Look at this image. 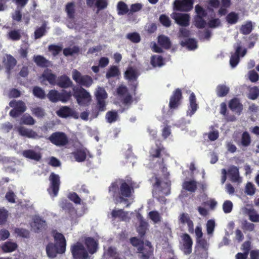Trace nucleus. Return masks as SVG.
Wrapping results in <instances>:
<instances>
[{
    "label": "nucleus",
    "mask_w": 259,
    "mask_h": 259,
    "mask_svg": "<svg viewBox=\"0 0 259 259\" xmlns=\"http://www.w3.org/2000/svg\"><path fill=\"white\" fill-rule=\"evenodd\" d=\"M109 193L117 202H127V198H130L134 192L133 183L128 184L125 181L121 180L118 184L117 181L112 182L108 188Z\"/></svg>",
    "instance_id": "1"
},
{
    "label": "nucleus",
    "mask_w": 259,
    "mask_h": 259,
    "mask_svg": "<svg viewBox=\"0 0 259 259\" xmlns=\"http://www.w3.org/2000/svg\"><path fill=\"white\" fill-rule=\"evenodd\" d=\"M55 243L50 242L46 246L47 254L50 258L55 257L57 254H62L66 251V241L64 235L56 232L54 235Z\"/></svg>",
    "instance_id": "2"
},
{
    "label": "nucleus",
    "mask_w": 259,
    "mask_h": 259,
    "mask_svg": "<svg viewBox=\"0 0 259 259\" xmlns=\"http://www.w3.org/2000/svg\"><path fill=\"white\" fill-rule=\"evenodd\" d=\"M72 96V94L70 91L68 92L63 90L60 93L57 90H51L49 92L47 97L53 103H57L59 101H61L62 103H66L70 100Z\"/></svg>",
    "instance_id": "3"
},
{
    "label": "nucleus",
    "mask_w": 259,
    "mask_h": 259,
    "mask_svg": "<svg viewBox=\"0 0 259 259\" xmlns=\"http://www.w3.org/2000/svg\"><path fill=\"white\" fill-rule=\"evenodd\" d=\"M59 206L69 215L72 225H75L78 222V215L73 205L66 199H63L60 202Z\"/></svg>",
    "instance_id": "4"
},
{
    "label": "nucleus",
    "mask_w": 259,
    "mask_h": 259,
    "mask_svg": "<svg viewBox=\"0 0 259 259\" xmlns=\"http://www.w3.org/2000/svg\"><path fill=\"white\" fill-rule=\"evenodd\" d=\"M73 96L76 99L78 104L80 105H87L91 101V96L90 93L81 87L73 86L72 88Z\"/></svg>",
    "instance_id": "5"
},
{
    "label": "nucleus",
    "mask_w": 259,
    "mask_h": 259,
    "mask_svg": "<svg viewBox=\"0 0 259 259\" xmlns=\"http://www.w3.org/2000/svg\"><path fill=\"white\" fill-rule=\"evenodd\" d=\"M49 180L50 185L47 189V191L52 198H55L58 195L60 190L61 181L59 176L54 172H51Z\"/></svg>",
    "instance_id": "6"
},
{
    "label": "nucleus",
    "mask_w": 259,
    "mask_h": 259,
    "mask_svg": "<svg viewBox=\"0 0 259 259\" xmlns=\"http://www.w3.org/2000/svg\"><path fill=\"white\" fill-rule=\"evenodd\" d=\"M72 76L75 82L81 87L89 88L94 82L93 79L91 76L82 75L76 69H74L72 71Z\"/></svg>",
    "instance_id": "7"
},
{
    "label": "nucleus",
    "mask_w": 259,
    "mask_h": 259,
    "mask_svg": "<svg viewBox=\"0 0 259 259\" xmlns=\"http://www.w3.org/2000/svg\"><path fill=\"white\" fill-rule=\"evenodd\" d=\"M70 250L73 259H88L89 258L88 251L84 245L79 242L72 245Z\"/></svg>",
    "instance_id": "8"
},
{
    "label": "nucleus",
    "mask_w": 259,
    "mask_h": 259,
    "mask_svg": "<svg viewBox=\"0 0 259 259\" xmlns=\"http://www.w3.org/2000/svg\"><path fill=\"white\" fill-rule=\"evenodd\" d=\"M9 106L13 108L9 114L12 117H17L21 115L26 110V106L24 102L21 100L16 101L13 100L9 103Z\"/></svg>",
    "instance_id": "9"
},
{
    "label": "nucleus",
    "mask_w": 259,
    "mask_h": 259,
    "mask_svg": "<svg viewBox=\"0 0 259 259\" xmlns=\"http://www.w3.org/2000/svg\"><path fill=\"white\" fill-rule=\"evenodd\" d=\"M155 144V146H152L149 150L150 160H154L155 158H161L163 154L166 155L165 148L160 140H156Z\"/></svg>",
    "instance_id": "10"
},
{
    "label": "nucleus",
    "mask_w": 259,
    "mask_h": 259,
    "mask_svg": "<svg viewBox=\"0 0 259 259\" xmlns=\"http://www.w3.org/2000/svg\"><path fill=\"white\" fill-rule=\"evenodd\" d=\"M48 140L57 146H64L68 143V139L66 134L62 132H56L52 133L48 138Z\"/></svg>",
    "instance_id": "11"
},
{
    "label": "nucleus",
    "mask_w": 259,
    "mask_h": 259,
    "mask_svg": "<svg viewBox=\"0 0 259 259\" xmlns=\"http://www.w3.org/2000/svg\"><path fill=\"white\" fill-rule=\"evenodd\" d=\"M181 240L180 242V248L186 255L191 253L192 251L193 240L191 236L187 233H183L181 235Z\"/></svg>",
    "instance_id": "12"
},
{
    "label": "nucleus",
    "mask_w": 259,
    "mask_h": 259,
    "mask_svg": "<svg viewBox=\"0 0 259 259\" xmlns=\"http://www.w3.org/2000/svg\"><path fill=\"white\" fill-rule=\"evenodd\" d=\"M95 96L97 101V108L99 111H104L106 110L105 99L108 97L107 93L105 89L99 87L95 93Z\"/></svg>",
    "instance_id": "13"
},
{
    "label": "nucleus",
    "mask_w": 259,
    "mask_h": 259,
    "mask_svg": "<svg viewBox=\"0 0 259 259\" xmlns=\"http://www.w3.org/2000/svg\"><path fill=\"white\" fill-rule=\"evenodd\" d=\"M234 48L235 50V52L234 54L232 55L230 59V64L232 68L235 67L240 61V56L241 57H244L247 53L246 49H243L241 52L242 50V46L241 42H237L234 46Z\"/></svg>",
    "instance_id": "14"
},
{
    "label": "nucleus",
    "mask_w": 259,
    "mask_h": 259,
    "mask_svg": "<svg viewBox=\"0 0 259 259\" xmlns=\"http://www.w3.org/2000/svg\"><path fill=\"white\" fill-rule=\"evenodd\" d=\"M194 0H175L174 9L177 11L188 12L193 8Z\"/></svg>",
    "instance_id": "15"
},
{
    "label": "nucleus",
    "mask_w": 259,
    "mask_h": 259,
    "mask_svg": "<svg viewBox=\"0 0 259 259\" xmlns=\"http://www.w3.org/2000/svg\"><path fill=\"white\" fill-rule=\"evenodd\" d=\"M182 93L180 89H176L172 93L169 99V107L170 109H176L181 104L182 99Z\"/></svg>",
    "instance_id": "16"
},
{
    "label": "nucleus",
    "mask_w": 259,
    "mask_h": 259,
    "mask_svg": "<svg viewBox=\"0 0 259 259\" xmlns=\"http://www.w3.org/2000/svg\"><path fill=\"white\" fill-rule=\"evenodd\" d=\"M176 23L181 26L187 27L190 24V15L186 13H174L172 16Z\"/></svg>",
    "instance_id": "17"
},
{
    "label": "nucleus",
    "mask_w": 259,
    "mask_h": 259,
    "mask_svg": "<svg viewBox=\"0 0 259 259\" xmlns=\"http://www.w3.org/2000/svg\"><path fill=\"white\" fill-rule=\"evenodd\" d=\"M56 85L62 89L73 88L74 86L70 78L66 75H62L57 77Z\"/></svg>",
    "instance_id": "18"
},
{
    "label": "nucleus",
    "mask_w": 259,
    "mask_h": 259,
    "mask_svg": "<svg viewBox=\"0 0 259 259\" xmlns=\"http://www.w3.org/2000/svg\"><path fill=\"white\" fill-rule=\"evenodd\" d=\"M4 65L6 69V72L8 75H10L12 70L16 65L17 60L10 54L6 55V59L3 61Z\"/></svg>",
    "instance_id": "19"
},
{
    "label": "nucleus",
    "mask_w": 259,
    "mask_h": 259,
    "mask_svg": "<svg viewBox=\"0 0 259 259\" xmlns=\"http://www.w3.org/2000/svg\"><path fill=\"white\" fill-rule=\"evenodd\" d=\"M42 81H47L52 85H55L57 77L52 72V70L47 69L41 74Z\"/></svg>",
    "instance_id": "20"
},
{
    "label": "nucleus",
    "mask_w": 259,
    "mask_h": 259,
    "mask_svg": "<svg viewBox=\"0 0 259 259\" xmlns=\"http://www.w3.org/2000/svg\"><path fill=\"white\" fill-rule=\"evenodd\" d=\"M179 221L182 224H187L188 231L190 233L193 234L194 233V224L188 213H181L179 217Z\"/></svg>",
    "instance_id": "21"
},
{
    "label": "nucleus",
    "mask_w": 259,
    "mask_h": 259,
    "mask_svg": "<svg viewBox=\"0 0 259 259\" xmlns=\"http://www.w3.org/2000/svg\"><path fill=\"white\" fill-rule=\"evenodd\" d=\"M84 244L89 253H95L98 249V242L92 237H88L84 239Z\"/></svg>",
    "instance_id": "22"
},
{
    "label": "nucleus",
    "mask_w": 259,
    "mask_h": 259,
    "mask_svg": "<svg viewBox=\"0 0 259 259\" xmlns=\"http://www.w3.org/2000/svg\"><path fill=\"white\" fill-rule=\"evenodd\" d=\"M189 105L188 106V110H187V115L192 116L197 111L198 105L196 103V98L194 93H192L189 98Z\"/></svg>",
    "instance_id": "23"
},
{
    "label": "nucleus",
    "mask_w": 259,
    "mask_h": 259,
    "mask_svg": "<svg viewBox=\"0 0 259 259\" xmlns=\"http://www.w3.org/2000/svg\"><path fill=\"white\" fill-rule=\"evenodd\" d=\"M153 249L144 247V245L140 246L137 248V252L139 253V258L140 259H149L153 255Z\"/></svg>",
    "instance_id": "24"
},
{
    "label": "nucleus",
    "mask_w": 259,
    "mask_h": 259,
    "mask_svg": "<svg viewBox=\"0 0 259 259\" xmlns=\"http://www.w3.org/2000/svg\"><path fill=\"white\" fill-rule=\"evenodd\" d=\"M229 107L233 111H235L238 115H240L243 110V105L239 100L234 98L231 99L229 103Z\"/></svg>",
    "instance_id": "25"
},
{
    "label": "nucleus",
    "mask_w": 259,
    "mask_h": 259,
    "mask_svg": "<svg viewBox=\"0 0 259 259\" xmlns=\"http://www.w3.org/2000/svg\"><path fill=\"white\" fill-rule=\"evenodd\" d=\"M182 188L190 193H194L197 189V182L194 180L185 181L182 184Z\"/></svg>",
    "instance_id": "26"
},
{
    "label": "nucleus",
    "mask_w": 259,
    "mask_h": 259,
    "mask_svg": "<svg viewBox=\"0 0 259 259\" xmlns=\"http://www.w3.org/2000/svg\"><path fill=\"white\" fill-rule=\"evenodd\" d=\"M75 160L78 162L85 161L87 158V149L83 148H79L76 149L72 153Z\"/></svg>",
    "instance_id": "27"
},
{
    "label": "nucleus",
    "mask_w": 259,
    "mask_h": 259,
    "mask_svg": "<svg viewBox=\"0 0 259 259\" xmlns=\"http://www.w3.org/2000/svg\"><path fill=\"white\" fill-rule=\"evenodd\" d=\"M34 225L32 226L35 232L38 233L45 230L47 224L46 221L39 217L34 218L33 221Z\"/></svg>",
    "instance_id": "28"
},
{
    "label": "nucleus",
    "mask_w": 259,
    "mask_h": 259,
    "mask_svg": "<svg viewBox=\"0 0 259 259\" xmlns=\"http://www.w3.org/2000/svg\"><path fill=\"white\" fill-rule=\"evenodd\" d=\"M228 175L232 182H237L239 181V171L236 166L232 165L229 167L228 170Z\"/></svg>",
    "instance_id": "29"
},
{
    "label": "nucleus",
    "mask_w": 259,
    "mask_h": 259,
    "mask_svg": "<svg viewBox=\"0 0 259 259\" xmlns=\"http://www.w3.org/2000/svg\"><path fill=\"white\" fill-rule=\"evenodd\" d=\"M111 215L113 220L119 219L120 221H125L127 218V212L123 209H113L111 212Z\"/></svg>",
    "instance_id": "30"
},
{
    "label": "nucleus",
    "mask_w": 259,
    "mask_h": 259,
    "mask_svg": "<svg viewBox=\"0 0 259 259\" xmlns=\"http://www.w3.org/2000/svg\"><path fill=\"white\" fill-rule=\"evenodd\" d=\"M57 114L60 117L67 118L73 116L74 111L68 106H63L57 111Z\"/></svg>",
    "instance_id": "31"
},
{
    "label": "nucleus",
    "mask_w": 259,
    "mask_h": 259,
    "mask_svg": "<svg viewBox=\"0 0 259 259\" xmlns=\"http://www.w3.org/2000/svg\"><path fill=\"white\" fill-rule=\"evenodd\" d=\"M22 155L24 157L38 161L40 160L41 156L39 153H38L33 150H26L23 151Z\"/></svg>",
    "instance_id": "32"
},
{
    "label": "nucleus",
    "mask_w": 259,
    "mask_h": 259,
    "mask_svg": "<svg viewBox=\"0 0 259 259\" xmlns=\"http://www.w3.org/2000/svg\"><path fill=\"white\" fill-rule=\"evenodd\" d=\"M251 143V139L249 134L247 132L245 131L242 134L240 141L237 144L239 146L247 147L250 145Z\"/></svg>",
    "instance_id": "33"
},
{
    "label": "nucleus",
    "mask_w": 259,
    "mask_h": 259,
    "mask_svg": "<svg viewBox=\"0 0 259 259\" xmlns=\"http://www.w3.org/2000/svg\"><path fill=\"white\" fill-rule=\"evenodd\" d=\"M138 75L135 69L132 67H128L124 73L125 79L129 80H135L137 79Z\"/></svg>",
    "instance_id": "34"
},
{
    "label": "nucleus",
    "mask_w": 259,
    "mask_h": 259,
    "mask_svg": "<svg viewBox=\"0 0 259 259\" xmlns=\"http://www.w3.org/2000/svg\"><path fill=\"white\" fill-rule=\"evenodd\" d=\"M18 132L20 135L29 138H35L37 136L36 132L32 130L27 129L23 126H20L18 128Z\"/></svg>",
    "instance_id": "35"
},
{
    "label": "nucleus",
    "mask_w": 259,
    "mask_h": 259,
    "mask_svg": "<svg viewBox=\"0 0 259 259\" xmlns=\"http://www.w3.org/2000/svg\"><path fill=\"white\" fill-rule=\"evenodd\" d=\"M120 71L117 66L112 65L106 72V77L109 79L112 77H118L120 75Z\"/></svg>",
    "instance_id": "36"
},
{
    "label": "nucleus",
    "mask_w": 259,
    "mask_h": 259,
    "mask_svg": "<svg viewBox=\"0 0 259 259\" xmlns=\"http://www.w3.org/2000/svg\"><path fill=\"white\" fill-rule=\"evenodd\" d=\"M158 42L163 48L168 50L170 48L171 44L169 38L164 35L158 37Z\"/></svg>",
    "instance_id": "37"
},
{
    "label": "nucleus",
    "mask_w": 259,
    "mask_h": 259,
    "mask_svg": "<svg viewBox=\"0 0 259 259\" xmlns=\"http://www.w3.org/2000/svg\"><path fill=\"white\" fill-rule=\"evenodd\" d=\"M180 45L182 47H186L189 50H194L197 48V43L194 38H188L184 41H181Z\"/></svg>",
    "instance_id": "38"
},
{
    "label": "nucleus",
    "mask_w": 259,
    "mask_h": 259,
    "mask_svg": "<svg viewBox=\"0 0 259 259\" xmlns=\"http://www.w3.org/2000/svg\"><path fill=\"white\" fill-rule=\"evenodd\" d=\"M150 63L154 67H161L164 64L163 59L161 56L152 55L151 57Z\"/></svg>",
    "instance_id": "39"
},
{
    "label": "nucleus",
    "mask_w": 259,
    "mask_h": 259,
    "mask_svg": "<svg viewBox=\"0 0 259 259\" xmlns=\"http://www.w3.org/2000/svg\"><path fill=\"white\" fill-rule=\"evenodd\" d=\"M33 61L38 66L41 67H47L49 63L48 60L41 55L34 56Z\"/></svg>",
    "instance_id": "40"
},
{
    "label": "nucleus",
    "mask_w": 259,
    "mask_h": 259,
    "mask_svg": "<svg viewBox=\"0 0 259 259\" xmlns=\"http://www.w3.org/2000/svg\"><path fill=\"white\" fill-rule=\"evenodd\" d=\"M229 92V88L224 84H219L216 88V93L218 97L226 96Z\"/></svg>",
    "instance_id": "41"
},
{
    "label": "nucleus",
    "mask_w": 259,
    "mask_h": 259,
    "mask_svg": "<svg viewBox=\"0 0 259 259\" xmlns=\"http://www.w3.org/2000/svg\"><path fill=\"white\" fill-rule=\"evenodd\" d=\"M239 19L238 14L234 12L229 13L226 17V21L231 25L237 23Z\"/></svg>",
    "instance_id": "42"
},
{
    "label": "nucleus",
    "mask_w": 259,
    "mask_h": 259,
    "mask_svg": "<svg viewBox=\"0 0 259 259\" xmlns=\"http://www.w3.org/2000/svg\"><path fill=\"white\" fill-rule=\"evenodd\" d=\"M8 38L13 41H17L21 38L20 30L19 29H14L11 30L7 34Z\"/></svg>",
    "instance_id": "43"
},
{
    "label": "nucleus",
    "mask_w": 259,
    "mask_h": 259,
    "mask_svg": "<svg viewBox=\"0 0 259 259\" xmlns=\"http://www.w3.org/2000/svg\"><path fill=\"white\" fill-rule=\"evenodd\" d=\"M253 26L251 21H247L240 28V32L244 35L249 34L252 30Z\"/></svg>",
    "instance_id": "44"
},
{
    "label": "nucleus",
    "mask_w": 259,
    "mask_h": 259,
    "mask_svg": "<svg viewBox=\"0 0 259 259\" xmlns=\"http://www.w3.org/2000/svg\"><path fill=\"white\" fill-rule=\"evenodd\" d=\"M17 247V245L16 243L7 242L3 245L2 248L5 252H11L16 250Z\"/></svg>",
    "instance_id": "45"
},
{
    "label": "nucleus",
    "mask_w": 259,
    "mask_h": 259,
    "mask_svg": "<svg viewBox=\"0 0 259 259\" xmlns=\"http://www.w3.org/2000/svg\"><path fill=\"white\" fill-rule=\"evenodd\" d=\"M194 24L197 28L202 29L206 26L207 23L203 17L194 16Z\"/></svg>",
    "instance_id": "46"
},
{
    "label": "nucleus",
    "mask_w": 259,
    "mask_h": 259,
    "mask_svg": "<svg viewBox=\"0 0 259 259\" xmlns=\"http://www.w3.org/2000/svg\"><path fill=\"white\" fill-rule=\"evenodd\" d=\"M79 52V48L76 46H74L72 48H66L63 50V55L66 57L77 54Z\"/></svg>",
    "instance_id": "47"
},
{
    "label": "nucleus",
    "mask_w": 259,
    "mask_h": 259,
    "mask_svg": "<svg viewBox=\"0 0 259 259\" xmlns=\"http://www.w3.org/2000/svg\"><path fill=\"white\" fill-rule=\"evenodd\" d=\"M32 93L35 97L40 99H44L46 97L45 91L40 87L37 86H35L33 88Z\"/></svg>",
    "instance_id": "48"
},
{
    "label": "nucleus",
    "mask_w": 259,
    "mask_h": 259,
    "mask_svg": "<svg viewBox=\"0 0 259 259\" xmlns=\"http://www.w3.org/2000/svg\"><path fill=\"white\" fill-rule=\"evenodd\" d=\"M65 10L69 18L72 19L74 17L75 9L74 3L73 2L67 3L66 5Z\"/></svg>",
    "instance_id": "49"
},
{
    "label": "nucleus",
    "mask_w": 259,
    "mask_h": 259,
    "mask_svg": "<svg viewBox=\"0 0 259 259\" xmlns=\"http://www.w3.org/2000/svg\"><path fill=\"white\" fill-rule=\"evenodd\" d=\"M117 8L118 14L119 15H123L128 12V8L127 5L122 1L118 2Z\"/></svg>",
    "instance_id": "50"
},
{
    "label": "nucleus",
    "mask_w": 259,
    "mask_h": 259,
    "mask_svg": "<svg viewBox=\"0 0 259 259\" xmlns=\"http://www.w3.org/2000/svg\"><path fill=\"white\" fill-rule=\"evenodd\" d=\"M249 219L252 222H259V214L254 209H248L247 211Z\"/></svg>",
    "instance_id": "51"
},
{
    "label": "nucleus",
    "mask_w": 259,
    "mask_h": 259,
    "mask_svg": "<svg viewBox=\"0 0 259 259\" xmlns=\"http://www.w3.org/2000/svg\"><path fill=\"white\" fill-rule=\"evenodd\" d=\"M259 96V89L258 87L254 86L251 88L249 90L248 98L249 99L254 100L257 98Z\"/></svg>",
    "instance_id": "52"
},
{
    "label": "nucleus",
    "mask_w": 259,
    "mask_h": 259,
    "mask_svg": "<svg viewBox=\"0 0 259 259\" xmlns=\"http://www.w3.org/2000/svg\"><path fill=\"white\" fill-rule=\"evenodd\" d=\"M118 114L116 111H108L106 114V118L108 123H112L117 119Z\"/></svg>",
    "instance_id": "53"
},
{
    "label": "nucleus",
    "mask_w": 259,
    "mask_h": 259,
    "mask_svg": "<svg viewBox=\"0 0 259 259\" xmlns=\"http://www.w3.org/2000/svg\"><path fill=\"white\" fill-rule=\"evenodd\" d=\"M68 198L75 204H81V199L76 192H70L68 194Z\"/></svg>",
    "instance_id": "54"
},
{
    "label": "nucleus",
    "mask_w": 259,
    "mask_h": 259,
    "mask_svg": "<svg viewBox=\"0 0 259 259\" xmlns=\"http://www.w3.org/2000/svg\"><path fill=\"white\" fill-rule=\"evenodd\" d=\"M46 32V25L43 24L41 27L37 28L34 31V37L35 39L40 38L44 36Z\"/></svg>",
    "instance_id": "55"
},
{
    "label": "nucleus",
    "mask_w": 259,
    "mask_h": 259,
    "mask_svg": "<svg viewBox=\"0 0 259 259\" xmlns=\"http://www.w3.org/2000/svg\"><path fill=\"white\" fill-rule=\"evenodd\" d=\"M126 37L134 43L139 42L141 40V37L137 32L129 33L127 34Z\"/></svg>",
    "instance_id": "56"
},
{
    "label": "nucleus",
    "mask_w": 259,
    "mask_h": 259,
    "mask_svg": "<svg viewBox=\"0 0 259 259\" xmlns=\"http://www.w3.org/2000/svg\"><path fill=\"white\" fill-rule=\"evenodd\" d=\"M147 225V223H146L144 220H141L140 226L137 229V232H138L141 237H143L145 235Z\"/></svg>",
    "instance_id": "57"
},
{
    "label": "nucleus",
    "mask_w": 259,
    "mask_h": 259,
    "mask_svg": "<svg viewBox=\"0 0 259 259\" xmlns=\"http://www.w3.org/2000/svg\"><path fill=\"white\" fill-rule=\"evenodd\" d=\"M48 49L54 56H56L62 50V47L56 45H51L49 46Z\"/></svg>",
    "instance_id": "58"
},
{
    "label": "nucleus",
    "mask_w": 259,
    "mask_h": 259,
    "mask_svg": "<svg viewBox=\"0 0 259 259\" xmlns=\"http://www.w3.org/2000/svg\"><path fill=\"white\" fill-rule=\"evenodd\" d=\"M15 232L18 236L23 238H28L30 236L29 231L25 229L16 228L15 230Z\"/></svg>",
    "instance_id": "59"
},
{
    "label": "nucleus",
    "mask_w": 259,
    "mask_h": 259,
    "mask_svg": "<svg viewBox=\"0 0 259 259\" xmlns=\"http://www.w3.org/2000/svg\"><path fill=\"white\" fill-rule=\"evenodd\" d=\"M159 21L163 26L166 27L171 25V21L169 18L165 14H162L160 16Z\"/></svg>",
    "instance_id": "60"
},
{
    "label": "nucleus",
    "mask_w": 259,
    "mask_h": 259,
    "mask_svg": "<svg viewBox=\"0 0 259 259\" xmlns=\"http://www.w3.org/2000/svg\"><path fill=\"white\" fill-rule=\"evenodd\" d=\"M196 243L198 247L201 248L203 250L207 251L208 247V244L207 241L203 238H197Z\"/></svg>",
    "instance_id": "61"
},
{
    "label": "nucleus",
    "mask_w": 259,
    "mask_h": 259,
    "mask_svg": "<svg viewBox=\"0 0 259 259\" xmlns=\"http://www.w3.org/2000/svg\"><path fill=\"white\" fill-rule=\"evenodd\" d=\"M108 2L107 0H96L95 6L98 9V11L105 9L107 7Z\"/></svg>",
    "instance_id": "62"
},
{
    "label": "nucleus",
    "mask_w": 259,
    "mask_h": 259,
    "mask_svg": "<svg viewBox=\"0 0 259 259\" xmlns=\"http://www.w3.org/2000/svg\"><path fill=\"white\" fill-rule=\"evenodd\" d=\"M195 9L196 13L195 16H199L203 18L206 16V11L199 5H196Z\"/></svg>",
    "instance_id": "63"
},
{
    "label": "nucleus",
    "mask_w": 259,
    "mask_h": 259,
    "mask_svg": "<svg viewBox=\"0 0 259 259\" xmlns=\"http://www.w3.org/2000/svg\"><path fill=\"white\" fill-rule=\"evenodd\" d=\"M21 9H18L17 8L15 12L12 14V18L13 21L20 22L21 21L22 15L21 13Z\"/></svg>",
    "instance_id": "64"
}]
</instances>
